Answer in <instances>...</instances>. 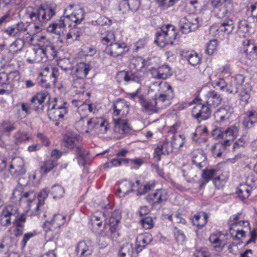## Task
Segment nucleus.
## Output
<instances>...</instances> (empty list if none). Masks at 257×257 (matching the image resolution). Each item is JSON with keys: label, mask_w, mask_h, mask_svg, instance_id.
Here are the masks:
<instances>
[{"label": "nucleus", "mask_w": 257, "mask_h": 257, "mask_svg": "<svg viewBox=\"0 0 257 257\" xmlns=\"http://www.w3.org/2000/svg\"><path fill=\"white\" fill-rule=\"evenodd\" d=\"M141 6L140 0L122 1L119 5V10L122 13L131 11L133 12H137Z\"/></svg>", "instance_id": "b1692460"}, {"label": "nucleus", "mask_w": 257, "mask_h": 257, "mask_svg": "<svg viewBox=\"0 0 257 257\" xmlns=\"http://www.w3.org/2000/svg\"><path fill=\"white\" fill-rule=\"evenodd\" d=\"M129 162V159H113L111 161L104 165L105 167L118 166L121 165L122 163L127 164Z\"/></svg>", "instance_id": "0e129e2a"}, {"label": "nucleus", "mask_w": 257, "mask_h": 257, "mask_svg": "<svg viewBox=\"0 0 257 257\" xmlns=\"http://www.w3.org/2000/svg\"><path fill=\"white\" fill-rule=\"evenodd\" d=\"M209 240L216 251H221L227 244L225 236L223 234H212L209 238Z\"/></svg>", "instance_id": "6ab92c4d"}, {"label": "nucleus", "mask_w": 257, "mask_h": 257, "mask_svg": "<svg viewBox=\"0 0 257 257\" xmlns=\"http://www.w3.org/2000/svg\"><path fill=\"white\" fill-rule=\"evenodd\" d=\"M29 25L23 22H19L17 24L8 27L4 30V32L11 37H21L25 33L28 32Z\"/></svg>", "instance_id": "2eb2a0df"}, {"label": "nucleus", "mask_w": 257, "mask_h": 257, "mask_svg": "<svg viewBox=\"0 0 257 257\" xmlns=\"http://www.w3.org/2000/svg\"><path fill=\"white\" fill-rule=\"evenodd\" d=\"M109 216L108 221L106 220L104 224V229L101 231V237L105 238V241L101 244L102 247L107 245L110 237H114L117 232L118 223L120 218L119 213L114 211L111 212Z\"/></svg>", "instance_id": "f03ea898"}, {"label": "nucleus", "mask_w": 257, "mask_h": 257, "mask_svg": "<svg viewBox=\"0 0 257 257\" xmlns=\"http://www.w3.org/2000/svg\"><path fill=\"white\" fill-rule=\"evenodd\" d=\"M115 41V37L112 32L106 31L104 34H101L100 41L103 45L111 44Z\"/></svg>", "instance_id": "49530a36"}, {"label": "nucleus", "mask_w": 257, "mask_h": 257, "mask_svg": "<svg viewBox=\"0 0 257 257\" xmlns=\"http://www.w3.org/2000/svg\"><path fill=\"white\" fill-rule=\"evenodd\" d=\"M215 87H217V89H219L222 91H226L229 93H233L234 91L232 90H230L228 87L226 83L223 79H219L218 80L214 82Z\"/></svg>", "instance_id": "13d9d810"}, {"label": "nucleus", "mask_w": 257, "mask_h": 257, "mask_svg": "<svg viewBox=\"0 0 257 257\" xmlns=\"http://www.w3.org/2000/svg\"><path fill=\"white\" fill-rule=\"evenodd\" d=\"M115 120L113 129V137L116 139H121L131 133V127L126 119L120 118H114Z\"/></svg>", "instance_id": "6e6552de"}, {"label": "nucleus", "mask_w": 257, "mask_h": 257, "mask_svg": "<svg viewBox=\"0 0 257 257\" xmlns=\"http://www.w3.org/2000/svg\"><path fill=\"white\" fill-rule=\"evenodd\" d=\"M211 109L209 105L199 103L193 107L192 115L199 121L208 119L211 115Z\"/></svg>", "instance_id": "a211bd4d"}, {"label": "nucleus", "mask_w": 257, "mask_h": 257, "mask_svg": "<svg viewBox=\"0 0 257 257\" xmlns=\"http://www.w3.org/2000/svg\"><path fill=\"white\" fill-rule=\"evenodd\" d=\"M15 219L13 221L14 227H24V224L26 221L27 214L23 213L19 215V210L17 211L16 215H14Z\"/></svg>", "instance_id": "8fccbe9b"}, {"label": "nucleus", "mask_w": 257, "mask_h": 257, "mask_svg": "<svg viewBox=\"0 0 257 257\" xmlns=\"http://www.w3.org/2000/svg\"><path fill=\"white\" fill-rule=\"evenodd\" d=\"M36 193L34 190L24 191L21 188L14 190L11 199L15 203H20L21 201L32 202L36 198Z\"/></svg>", "instance_id": "1a4fd4ad"}, {"label": "nucleus", "mask_w": 257, "mask_h": 257, "mask_svg": "<svg viewBox=\"0 0 257 257\" xmlns=\"http://www.w3.org/2000/svg\"><path fill=\"white\" fill-rule=\"evenodd\" d=\"M10 172L15 177L22 175L26 173L24 161L20 157L13 158L10 165Z\"/></svg>", "instance_id": "4468645a"}, {"label": "nucleus", "mask_w": 257, "mask_h": 257, "mask_svg": "<svg viewBox=\"0 0 257 257\" xmlns=\"http://www.w3.org/2000/svg\"><path fill=\"white\" fill-rule=\"evenodd\" d=\"M75 125L78 131L82 133H89L93 130L92 118L87 119L86 117H80Z\"/></svg>", "instance_id": "cd10ccee"}, {"label": "nucleus", "mask_w": 257, "mask_h": 257, "mask_svg": "<svg viewBox=\"0 0 257 257\" xmlns=\"http://www.w3.org/2000/svg\"><path fill=\"white\" fill-rule=\"evenodd\" d=\"M74 39L78 40L80 36L82 35L84 32V28L83 27H78L76 26V24L71 29Z\"/></svg>", "instance_id": "774afa93"}, {"label": "nucleus", "mask_w": 257, "mask_h": 257, "mask_svg": "<svg viewBox=\"0 0 257 257\" xmlns=\"http://www.w3.org/2000/svg\"><path fill=\"white\" fill-rule=\"evenodd\" d=\"M85 13L82 8L75 10L70 15H67L66 18L75 23V24H80L84 19Z\"/></svg>", "instance_id": "c9c22d12"}, {"label": "nucleus", "mask_w": 257, "mask_h": 257, "mask_svg": "<svg viewBox=\"0 0 257 257\" xmlns=\"http://www.w3.org/2000/svg\"><path fill=\"white\" fill-rule=\"evenodd\" d=\"M218 170L215 169H211L208 170H204L202 174V177L205 179L206 181L204 182L201 183L199 185L200 188L203 187V186L208 182L214 176L217 175Z\"/></svg>", "instance_id": "a18cd8bd"}, {"label": "nucleus", "mask_w": 257, "mask_h": 257, "mask_svg": "<svg viewBox=\"0 0 257 257\" xmlns=\"http://www.w3.org/2000/svg\"><path fill=\"white\" fill-rule=\"evenodd\" d=\"M201 25V21L197 16L188 14L180 19L178 26L183 34H187L197 30Z\"/></svg>", "instance_id": "423d86ee"}, {"label": "nucleus", "mask_w": 257, "mask_h": 257, "mask_svg": "<svg viewBox=\"0 0 257 257\" xmlns=\"http://www.w3.org/2000/svg\"><path fill=\"white\" fill-rule=\"evenodd\" d=\"M156 38L155 42L160 47H163L167 45L170 44L168 42L167 38H166L163 31L161 29L160 32H157L156 35Z\"/></svg>", "instance_id": "864d4df0"}, {"label": "nucleus", "mask_w": 257, "mask_h": 257, "mask_svg": "<svg viewBox=\"0 0 257 257\" xmlns=\"http://www.w3.org/2000/svg\"><path fill=\"white\" fill-rule=\"evenodd\" d=\"M14 142L17 145H19L30 139L29 136L26 133L18 132L14 136Z\"/></svg>", "instance_id": "4d7b16f0"}, {"label": "nucleus", "mask_w": 257, "mask_h": 257, "mask_svg": "<svg viewBox=\"0 0 257 257\" xmlns=\"http://www.w3.org/2000/svg\"><path fill=\"white\" fill-rule=\"evenodd\" d=\"M68 104L66 102H63L61 99L54 98L48 109L49 118L53 121L59 120L65 118L67 114Z\"/></svg>", "instance_id": "39448f33"}, {"label": "nucleus", "mask_w": 257, "mask_h": 257, "mask_svg": "<svg viewBox=\"0 0 257 257\" xmlns=\"http://www.w3.org/2000/svg\"><path fill=\"white\" fill-rule=\"evenodd\" d=\"M91 69L89 64L80 62L76 65L75 74L78 78L83 79L87 76Z\"/></svg>", "instance_id": "f704fd0d"}, {"label": "nucleus", "mask_w": 257, "mask_h": 257, "mask_svg": "<svg viewBox=\"0 0 257 257\" xmlns=\"http://www.w3.org/2000/svg\"><path fill=\"white\" fill-rule=\"evenodd\" d=\"M103 220H106V214L97 211L90 216V221L93 226L100 227Z\"/></svg>", "instance_id": "a19ab883"}, {"label": "nucleus", "mask_w": 257, "mask_h": 257, "mask_svg": "<svg viewBox=\"0 0 257 257\" xmlns=\"http://www.w3.org/2000/svg\"><path fill=\"white\" fill-rule=\"evenodd\" d=\"M183 176L186 178L188 182H191L192 180L196 176V171L190 165L185 166L182 169Z\"/></svg>", "instance_id": "de8ad7c7"}, {"label": "nucleus", "mask_w": 257, "mask_h": 257, "mask_svg": "<svg viewBox=\"0 0 257 257\" xmlns=\"http://www.w3.org/2000/svg\"><path fill=\"white\" fill-rule=\"evenodd\" d=\"M92 126L93 130H98L103 134L107 133L110 128L109 122L103 117L92 118Z\"/></svg>", "instance_id": "bb28decb"}, {"label": "nucleus", "mask_w": 257, "mask_h": 257, "mask_svg": "<svg viewBox=\"0 0 257 257\" xmlns=\"http://www.w3.org/2000/svg\"><path fill=\"white\" fill-rule=\"evenodd\" d=\"M65 146L74 150L79 146L82 141L81 137L76 133H68L64 138Z\"/></svg>", "instance_id": "c85d7f7f"}, {"label": "nucleus", "mask_w": 257, "mask_h": 257, "mask_svg": "<svg viewBox=\"0 0 257 257\" xmlns=\"http://www.w3.org/2000/svg\"><path fill=\"white\" fill-rule=\"evenodd\" d=\"M232 112L233 108L229 105H225L217 109L214 115L216 121L221 123L228 120Z\"/></svg>", "instance_id": "aec40b11"}, {"label": "nucleus", "mask_w": 257, "mask_h": 257, "mask_svg": "<svg viewBox=\"0 0 257 257\" xmlns=\"http://www.w3.org/2000/svg\"><path fill=\"white\" fill-rule=\"evenodd\" d=\"M250 190L251 188L249 186L246 184H241L237 188L236 193L240 198L244 200L249 196Z\"/></svg>", "instance_id": "09e8293b"}, {"label": "nucleus", "mask_w": 257, "mask_h": 257, "mask_svg": "<svg viewBox=\"0 0 257 257\" xmlns=\"http://www.w3.org/2000/svg\"><path fill=\"white\" fill-rule=\"evenodd\" d=\"M130 111V104L122 99H117L113 104V114L118 118L125 117Z\"/></svg>", "instance_id": "dca6fc26"}, {"label": "nucleus", "mask_w": 257, "mask_h": 257, "mask_svg": "<svg viewBox=\"0 0 257 257\" xmlns=\"http://www.w3.org/2000/svg\"><path fill=\"white\" fill-rule=\"evenodd\" d=\"M75 251L79 257L90 255L92 252L91 242L79 241L76 246Z\"/></svg>", "instance_id": "393cba45"}, {"label": "nucleus", "mask_w": 257, "mask_h": 257, "mask_svg": "<svg viewBox=\"0 0 257 257\" xmlns=\"http://www.w3.org/2000/svg\"><path fill=\"white\" fill-rule=\"evenodd\" d=\"M223 133L224 136L230 138L232 141H233L238 136V128L235 125H231L226 129Z\"/></svg>", "instance_id": "6e6d98bb"}, {"label": "nucleus", "mask_w": 257, "mask_h": 257, "mask_svg": "<svg viewBox=\"0 0 257 257\" xmlns=\"http://www.w3.org/2000/svg\"><path fill=\"white\" fill-rule=\"evenodd\" d=\"M158 68L159 71L160 75H161V79H166L169 76H171V72L170 67L168 65H164Z\"/></svg>", "instance_id": "e2e57ef3"}, {"label": "nucleus", "mask_w": 257, "mask_h": 257, "mask_svg": "<svg viewBox=\"0 0 257 257\" xmlns=\"http://www.w3.org/2000/svg\"><path fill=\"white\" fill-rule=\"evenodd\" d=\"M160 84V92L156 97L158 99L160 107L166 108L171 103V100L174 97V92L172 86L167 82L157 83Z\"/></svg>", "instance_id": "0eeeda50"}, {"label": "nucleus", "mask_w": 257, "mask_h": 257, "mask_svg": "<svg viewBox=\"0 0 257 257\" xmlns=\"http://www.w3.org/2000/svg\"><path fill=\"white\" fill-rule=\"evenodd\" d=\"M218 42L216 39L209 41L206 44V52L209 55H213L217 52Z\"/></svg>", "instance_id": "5fc2aeb1"}, {"label": "nucleus", "mask_w": 257, "mask_h": 257, "mask_svg": "<svg viewBox=\"0 0 257 257\" xmlns=\"http://www.w3.org/2000/svg\"><path fill=\"white\" fill-rule=\"evenodd\" d=\"M65 20L62 17L60 20L50 24L47 27V31L59 36H64L66 32Z\"/></svg>", "instance_id": "412c9836"}, {"label": "nucleus", "mask_w": 257, "mask_h": 257, "mask_svg": "<svg viewBox=\"0 0 257 257\" xmlns=\"http://www.w3.org/2000/svg\"><path fill=\"white\" fill-rule=\"evenodd\" d=\"M167 199V192L165 190H158L156 192L149 194L147 199L150 203L159 204Z\"/></svg>", "instance_id": "a878e982"}, {"label": "nucleus", "mask_w": 257, "mask_h": 257, "mask_svg": "<svg viewBox=\"0 0 257 257\" xmlns=\"http://www.w3.org/2000/svg\"><path fill=\"white\" fill-rule=\"evenodd\" d=\"M18 209L14 206H6L0 213V225L3 227H8L12 223L11 216L16 215Z\"/></svg>", "instance_id": "9b49d317"}, {"label": "nucleus", "mask_w": 257, "mask_h": 257, "mask_svg": "<svg viewBox=\"0 0 257 257\" xmlns=\"http://www.w3.org/2000/svg\"><path fill=\"white\" fill-rule=\"evenodd\" d=\"M153 237L150 233L139 235L136 238L137 251H142L147 245L151 243Z\"/></svg>", "instance_id": "c756f323"}, {"label": "nucleus", "mask_w": 257, "mask_h": 257, "mask_svg": "<svg viewBox=\"0 0 257 257\" xmlns=\"http://www.w3.org/2000/svg\"><path fill=\"white\" fill-rule=\"evenodd\" d=\"M180 55L188 61L190 65L193 66H195L199 64L201 60L200 56L193 50H182L180 52Z\"/></svg>", "instance_id": "5701e85b"}, {"label": "nucleus", "mask_w": 257, "mask_h": 257, "mask_svg": "<svg viewBox=\"0 0 257 257\" xmlns=\"http://www.w3.org/2000/svg\"><path fill=\"white\" fill-rule=\"evenodd\" d=\"M206 103L208 105L216 107L221 102L222 98L214 90H210L206 95Z\"/></svg>", "instance_id": "7c9ffc66"}, {"label": "nucleus", "mask_w": 257, "mask_h": 257, "mask_svg": "<svg viewBox=\"0 0 257 257\" xmlns=\"http://www.w3.org/2000/svg\"><path fill=\"white\" fill-rule=\"evenodd\" d=\"M129 48L124 43H112L106 47L105 52L112 57H118L125 54Z\"/></svg>", "instance_id": "ddd939ff"}, {"label": "nucleus", "mask_w": 257, "mask_h": 257, "mask_svg": "<svg viewBox=\"0 0 257 257\" xmlns=\"http://www.w3.org/2000/svg\"><path fill=\"white\" fill-rule=\"evenodd\" d=\"M185 139V137L184 135H173L170 143L174 149H178L182 147L184 144Z\"/></svg>", "instance_id": "c03bdc74"}, {"label": "nucleus", "mask_w": 257, "mask_h": 257, "mask_svg": "<svg viewBox=\"0 0 257 257\" xmlns=\"http://www.w3.org/2000/svg\"><path fill=\"white\" fill-rule=\"evenodd\" d=\"M45 55L43 50L41 47L31 48L26 52L25 57L27 61L30 64L35 63L45 62Z\"/></svg>", "instance_id": "f8f14e48"}, {"label": "nucleus", "mask_w": 257, "mask_h": 257, "mask_svg": "<svg viewBox=\"0 0 257 257\" xmlns=\"http://www.w3.org/2000/svg\"><path fill=\"white\" fill-rule=\"evenodd\" d=\"M134 248L132 244L126 243L119 250L118 257H133Z\"/></svg>", "instance_id": "79ce46f5"}, {"label": "nucleus", "mask_w": 257, "mask_h": 257, "mask_svg": "<svg viewBox=\"0 0 257 257\" xmlns=\"http://www.w3.org/2000/svg\"><path fill=\"white\" fill-rule=\"evenodd\" d=\"M72 86L77 94H83L85 92V84L83 79L78 78L74 80Z\"/></svg>", "instance_id": "603ef678"}, {"label": "nucleus", "mask_w": 257, "mask_h": 257, "mask_svg": "<svg viewBox=\"0 0 257 257\" xmlns=\"http://www.w3.org/2000/svg\"><path fill=\"white\" fill-rule=\"evenodd\" d=\"M206 157L201 152L195 151L192 156V163L196 167L201 169L206 165Z\"/></svg>", "instance_id": "e433bc0d"}, {"label": "nucleus", "mask_w": 257, "mask_h": 257, "mask_svg": "<svg viewBox=\"0 0 257 257\" xmlns=\"http://www.w3.org/2000/svg\"><path fill=\"white\" fill-rule=\"evenodd\" d=\"M234 25L232 20H227L221 23L219 27V29L228 35L234 29Z\"/></svg>", "instance_id": "37998d69"}, {"label": "nucleus", "mask_w": 257, "mask_h": 257, "mask_svg": "<svg viewBox=\"0 0 257 257\" xmlns=\"http://www.w3.org/2000/svg\"><path fill=\"white\" fill-rule=\"evenodd\" d=\"M249 25L247 21L243 20L239 21L235 32L240 37H245L248 32Z\"/></svg>", "instance_id": "ea45409f"}, {"label": "nucleus", "mask_w": 257, "mask_h": 257, "mask_svg": "<svg viewBox=\"0 0 257 257\" xmlns=\"http://www.w3.org/2000/svg\"><path fill=\"white\" fill-rule=\"evenodd\" d=\"M20 75L18 71H14L9 73L0 72V95L9 94L19 84Z\"/></svg>", "instance_id": "7ed1b4c3"}, {"label": "nucleus", "mask_w": 257, "mask_h": 257, "mask_svg": "<svg viewBox=\"0 0 257 257\" xmlns=\"http://www.w3.org/2000/svg\"><path fill=\"white\" fill-rule=\"evenodd\" d=\"M135 186L133 182L126 180H122L119 183L115 194L119 197H124L129 192L133 191Z\"/></svg>", "instance_id": "4be33fe9"}, {"label": "nucleus", "mask_w": 257, "mask_h": 257, "mask_svg": "<svg viewBox=\"0 0 257 257\" xmlns=\"http://www.w3.org/2000/svg\"><path fill=\"white\" fill-rule=\"evenodd\" d=\"M257 123V112L255 110L247 111L242 121V125L246 128H250Z\"/></svg>", "instance_id": "2f4dec72"}, {"label": "nucleus", "mask_w": 257, "mask_h": 257, "mask_svg": "<svg viewBox=\"0 0 257 257\" xmlns=\"http://www.w3.org/2000/svg\"><path fill=\"white\" fill-rule=\"evenodd\" d=\"M210 253L209 250L205 247L197 248L193 253L194 257H210Z\"/></svg>", "instance_id": "338daca9"}, {"label": "nucleus", "mask_w": 257, "mask_h": 257, "mask_svg": "<svg viewBox=\"0 0 257 257\" xmlns=\"http://www.w3.org/2000/svg\"><path fill=\"white\" fill-rule=\"evenodd\" d=\"M208 215L207 213L203 212L198 214H195L192 219L194 225L198 227H202L207 222Z\"/></svg>", "instance_id": "58836bf2"}, {"label": "nucleus", "mask_w": 257, "mask_h": 257, "mask_svg": "<svg viewBox=\"0 0 257 257\" xmlns=\"http://www.w3.org/2000/svg\"><path fill=\"white\" fill-rule=\"evenodd\" d=\"M75 155L77 157L78 161L82 160L84 161L88 155V152L87 150L78 146L74 149Z\"/></svg>", "instance_id": "bf43d9fd"}, {"label": "nucleus", "mask_w": 257, "mask_h": 257, "mask_svg": "<svg viewBox=\"0 0 257 257\" xmlns=\"http://www.w3.org/2000/svg\"><path fill=\"white\" fill-rule=\"evenodd\" d=\"M139 101L143 108V111L148 114L157 112L158 109H164V107H160L158 98L152 99H144L142 96L139 97Z\"/></svg>", "instance_id": "9d476101"}, {"label": "nucleus", "mask_w": 257, "mask_h": 257, "mask_svg": "<svg viewBox=\"0 0 257 257\" xmlns=\"http://www.w3.org/2000/svg\"><path fill=\"white\" fill-rule=\"evenodd\" d=\"M66 216L61 214H57L54 215L53 219L47 223L51 226L49 231H47V235H48L53 229L59 228L63 226L66 222Z\"/></svg>", "instance_id": "473e14b6"}, {"label": "nucleus", "mask_w": 257, "mask_h": 257, "mask_svg": "<svg viewBox=\"0 0 257 257\" xmlns=\"http://www.w3.org/2000/svg\"><path fill=\"white\" fill-rule=\"evenodd\" d=\"M174 148L170 142L165 140L158 145L154 153V158L157 161L161 160L162 155H169L174 152Z\"/></svg>", "instance_id": "f3484780"}, {"label": "nucleus", "mask_w": 257, "mask_h": 257, "mask_svg": "<svg viewBox=\"0 0 257 257\" xmlns=\"http://www.w3.org/2000/svg\"><path fill=\"white\" fill-rule=\"evenodd\" d=\"M25 45L23 39L19 38L16 39L10 46V51L13 53H17L23 49Z\"/></svg>", "instance_id": "3c124183"}, {"label": "nucleus", "mask_w": 257, "mask_h": 257, "mask_svg": "<svg viewBox=\"0 0 257 257\" xmlns=\"http://www.w3.org/2000/svg\"><path fill=\"white\" fill-rule=\"evenodd\" d=\"M131 66L136 70L122 72L121 75L125 82L139 83L143 80L145 71L144 59L141 57L135 58L132 60Z\"/></svg>", "instance_id": "f257e3e1"}, {"label": "nucleus", "mask_w": 257, "mask_h": 257, "mask_svg": "<svg viewBox=\"0 0 257 257\" xmlns=\"http://www.w3.org/2000/svg\"><path fill=\"white\" fill-rule=\"evenodd\" d=\"M162 30L163 31L168 42L170 44H173L174 41L177 38L178 34L176 32L175 27L172 25H167L162 26Z\"/></svg>", "instance_id": "72a5a7b5"}, {"label": "nucleus", "mask_w": 257, "mask_h": 257, "mask_svg": "<svg viewBox=\"0 0 257 257\" xmlns=\"http://www.w3.org/2000/svg\"><path fill=\"white\" fill-rule=\"evenodd\" d=\"M49 192V190L47 188H44L38 194V199L39 202L37 203V206L36 208L37 212L39 210V206L40 205H43L44 203V200L47 197Z\"/></svg>", "instance_id": "052dcab7"}, {"label": "nucleus", "mask_w": 257, "mask_h": 257, "mask_svg": "<svg viewBox=\"0 0 257 257\" xmlns=\"http://www.w3.org/2000/svg\"><path fill=\"white\" fill-rule=\"evenodd\" d=\"M15 128L14 123L10 121H4L0 124V130L5 132H11Z\"/></svg>", "instance_id": "69168bd1"}, {"label": "nucleus", "mask_w": 257, "mask_h": 257, "mask_svg": "<svg viewBox=\"0 0 257 257\" xmlns=\"http://www.w3.org/2000/svg\"><path fill=\"white\" fill-rule=\"evenodd\" d=\"M41 48L43 50V53L45 55V62L48 60H52L57 56V50L53 45H47L45 47L42 46Z\"/></svg>", "instance_id": "4c0bfd02"}, {"label": "nucleus", "mask_w": 257, "mask_h": 257, "mask_svg": "<svg viewBox=\"0 0 257 257\" xmlns=\"http://www.w3.org/2000/svg\"><path fill=\"white\" fill-rule=\"evenodd\" d=\"M51 193L53 198H60L64 193V189L60 185H55L51 188Z\"/></svg>", "instance_id": "680f3d73"}, {"label": "nucleus", "mask_w": 257, "mask_h": 257, "mask_svg": "<svg viewBox=\"0 0 257 257\" xmlns=\"http://www.w3.org/2000/svg\"><path fill=\"white\" fill-rule=\"evenodd\" d=\"M55 15V10L48 7H41L30 13L29 17L34 23V27L37 31L42 30L44 24L50 20Z\"/></svg>", "instance_id": "20e7f679"}]
</instances>
